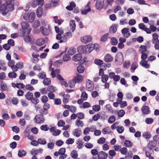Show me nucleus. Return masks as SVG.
<instances>
[{
    "label": "nucleus",
    "mask_w": 159,
    "mask_h": 159,
    "mask_svg": "<svg viewBox=\"0 0 159 159\" xmlns=\"http://www.w3.org/2000/svg\"><path fill=\"white\" fill-rule=\"evenodd\" d=\"M86 87L88 91H92L93 90L94 87L93 82L89 80H87L86 81Z\"/></svg>",
    "instance_id": "f257e3e1"
},
{
    "label": "nucleus",
    "mask_w": 159,
    "mask_h": 159,
    "mask_svg": "<svg viewBox=\"0 0 159 159\" xmlns=\"http://www.w3.org/2000/svg\"><path fill=\"white\" fill-rule=\"evenodd\" d=\"M72 36L71 33L70 32H68L65 33L62 36V40L59 41L58 42L61 43L63 42H66L67 40Z\"/></svg>",
    "instance_id": "f03ea898"
},
{
    "label": "nucleus",
    "mask_w": 159,
    "mask_h": 159,
    "mask_svg": "<svg viewBox=\"0 0 159 159\" xmlns=\"http://www.w3.org/2000/svg\"><path fill=\"white\" fill-rule=\"evenodd\" d=\"M12 11H9L8 7L5 4H3L0 6V13H2L3 16L6 15L8 12Z\"/></svg>",
    "instance_id": "7ed1b4c3"
},
{
    "label": "nucleus",
    "mask_w": 159,
    "mask_h": 159,
    "mask_svg": "<svg viewBox=\"0 0 159 159\" xmlns=\"http://www.w3.org/2000/svg\"><path fill=\"white\" fill-rule=\"evenodd\" d=\"M123 61V56L122 53L118 52L117 53L115 58V62L116 64H118Z\"/></svg>",
    "instance_id": "20e7f679"
},
{
    "label": "nucleus",
    "mask_w": 159,
    "mask_h": 159,
    "mask_svg": "<svg viewBox=\"0 0 159 159\" xmlns=\"http://www.w3.org/2000/svg\"><path fill=\"white\" fill-rule=\"evenodd\" d=\"M92 40V37L89 35L85 36L80 38L81 41L84 43H89L91 42Z\"/></svg>",
    "instance_id": "39448f33"
},
{
    "label": "nucleus",
    "mask_w": 159,
    "mask_h": 159,
    "mask_svg": "<svg viewBox=\"0 0 159 159\" xmlns=\"http://www.w3.org/2000/svg\"><path fill=\"white\" fill-rule=\"evenodd\" d=\"M34 120L37 123H43L44 121V118L42 115H38L36 116Z\"/></svg>",
    "instance_id": "423d86ee"
},
{
    "label": "nucleus",
    "mask_w": 159,
    "mask_h": 159,
    "mask_svg": "<svg viewBox=\"0 0 159 159\" xmlns=\"http://www.w3.org/2000/svg\"><path fill=\"white\" fill-rule=\"evenodd\" d=\"M96 1L95 7L98 10H101L103 7L104 0H94Z\"/></svg>",
    "instance_id": "0eeeda50"
},
{
    "label": "nucleus",
    "mask_w": 159,
    "mask_h": 159,
    "mask_svg": "<svg viewBox=\"0 0 159 159\" xmlns=\"http://www.w3.org/2000/svg\"><path fill=\"white\" fill-rule=\"evenodd\" d=\"M90 2H88L87 5L85 7V9L84 10H82L81 11V13L82 14L86 15L91 11V8L90 7Z\"/></svg>",
    "instance_id": "6e6552de"
},
{
    "label": "nucleus",
    "mask_w": 159,
    "mask_h": 159,
    "mask_svg": "<svg viewBox=\"0 0 159 159\" xmlns=\"http://www.w3.org/2000/svg\"><path fill=\"white\" fill-rule=\"evenodd\" d=\"M5 1L9 11H13L14 9V5L13 4H12V0H5Z\"/></svg>",
    "instance_id": "1a4fd4ad"
},
{
    "label": "nucleus",
    "mask_w": 159,
    "mask_h": 159,
    "mask_svg": "<svg viewBox=\"0 0 159 159\" xmlns=\"http://www.w3.org/2000/svg\"><path fill=\"white\" fill-rule=\"evenodd\" d=\"M73 79L75 83H80L83 81V77L79 73H77L76 75L75 76Z\"/></svg>",
    "instance_id": "9d476101"
},
{
    "label": "nucleus",
    "mask_w": 159,
    "mask_h": 159,
    "mask_svg": "<svg viewBox=\"0 0 159 159\" xmlns=\"http://www.w3.org/2000/svg\"><path fill=\"white\" fill-rule=\"evenodd\" d=\"M87 53H89L94 49V46L92 43H90L85 46Z\"/></svg>",
    "instance_id": "9b49d317"
},
{
    "label": "nucleus",
    "mask_w": 159,
    "mask_h": 159,
    "mask_svg": "<svg viewBox=\"0 0 159 159\" xmlns=\"http://www.w3.org/2000/svg\"><path fill=\"white\" fill-rule=\"evenodd\" d=\"M122 33L125 38H128L130 36V33L129 32V29L128 28H125L121 30Z\"/></svg>",
    "instance_id": "f8f14e48"
},
{
    "label": "nucleus",
    "mask_w": 159,
    "mask_h": 159,
    "mask_svg": "<svg viewBox=\"0 0 159 159\" xmlns=\"http://www.w3.org/2000/svg\"><path fill=\"white\" fill-rule=\"evenodd\" d=\"M108 154L103 151H100L99 152L98 156L99 159H107Z\"/></svg>",
    "instance_id": "ddd939ff"
},
{
    "label": "nucleus",
    "mask_w": 159,
    "mask_h": 159,
    "mask_svg": "<svg viewBox=\"0 0 159 159\" xmlns=\"http://www.w3.org/2000/svg\"><path fill=\"white\" fill-rule=\"evenodd\" d=\"M113 59L112 56L110 54H107L104 57V60L106 62L112 61Z\"/></svg>",
    "instance_id": "4468645a"
},
{
    "label": "nucleus",
    "mask_w": 159,
    "mask_h": 159,
    "mask_svg": "<svg viewBox=\"0 0 159 159\" xmlns=\"http://www.w3.org/2000/svg\"><path fill=\"white\" fill-rule=\"evenodd\" d=\"M40 31L42 34L45 36L48 35L50 33V30L44 27L41 26L40 27Z\"/></svg>",
    "instance_id": "2eb2a0df"
},
{
    "label": "nucleus",
    "mask_w": 159,
    "mask_h": 159,
    "mask_svg": "<svg viewBox=\"0 0 159 159\" xmlns=\"http://www.w3.org/2000/svg\"><path fill=\"white\" fill-rule=\"evenodd\" d=\"M82 58V54L80 53H79L74 55L72 58V60L75 61H78L81 60Z\"/></svg>",
    "instance_id": "dca6fc26"
},
{
    "label": "nucleus",
    "mask_w": 159,
    "mask_h": 159,
    "mask_svg": "<svg viewBox=\"0 0 159 159\" xmlns=\"http://www.w3.org/2000/svg\"><path fill=\"white\" fill-rule=\"evenodd\" d=\"M153 39L152 40L153 44L155 43H159V39H158L159 36L156 33H154L152 34Z\"/></svg>",
    "instance_id": "f3484780"
},
{
    "label": "nucleus",
    "mask_w": 159,
    "mask_h": 159,
    "mask_svg": "<svg viewBox=\"0 0 159 159\" xmlns=\"http://www.w3.org/2000/svg\"><path fill=\"white\" fill-rule=\"evenodd\" d=\"M81 130L80 129L77 128L73 130L72 133L74 136L78 137L81 134Z\"/></svg>",
    "instance_id": "a211bd4d"
},
{
    "label": "nucleus",
    "mask_w": 159,
    "mask_h": 159,
    "mask_svg": "<svg viewBox=\"0 0 159 159\" xmlns=\"http://www.w3.org/2000/svg\"><path fill=\"white\" fill-rule=\"evenodd\" d=\"M35 17V14L34 13L32 12L29 14V22L32 23L34 20Z\"/></svg>",
    "instance_id": "6ab92c4d"
},
{
    "label": "nucleus",
    "mask_w": 159,
    "mask_h": 159,
    "mask_svg": "<svg viewBox=\"0 0 159 159\" xmlns=\"http://www.w3.org/2000/svg\"><path fill=\"white\" fill-rule=\"evenodd\" d=\"M117 25L116 24L112 25L110 28V32L112 34L115 33L117 30Z\"/></svg>",
    "instance_id": "aec40b11"
},
{
    "label": "nucleus",
    "mask_w": 159,
    "mask_h": 159,
    "mask_svg": "<svg viewBox=\"0 0 159 159\" xmlns=\"http://www.w3.org/2000/svg\"><path fill=\"white\" fill-rule=\"evenodd\" d=\"M78 51L79 52L84 54H87L85 46L81 45L79 46L78 48Z\"/></svg>",
    "instance_id": "412c9836"
},
{
    "label": "nucleus",
    "mask_w": 159,
    "mask_h": 159,
    "mask_svg": "<svg viewBox=\"0 0 159 159\" xmlns=\"http://www.w3.org/2000/svg\"><path fill=\"white\" fill-rule=\"evenodd\" d=\"M36 15L37 17H40L42 15L43 9L41 7H38L36 11Z\"/></svg>",
    "instance_id": "4be33fe9"
},
{
    "label": "nucleus",
    "mask_w": 159,
    "mask_h": 159,
    "mask_svg": "<svg viewBox=\"0 0 159 159\" xmlns=\"http://www.w3.org/2000/svg\"><path fill=\"white\" fill-rule=\"evenodd\" d=\"M140 64L146 69L150 67V65L147 63V61L146 60H142L140 62Z\"/></svg>",
    "instance_id": "5701e85b"
},
{
    "label": "nucleus",
    "mask_w": 159,
    "mask_h": 159,
    "mask_svg": "<svg viewBox=\"0 0 159 159\" xmlns=\"http://www.w3.org/2000/svg\"><path fill=\"white\" fill-rule=\"evenodd\" d=\"M102 132L103 134H112V132L111 130L109 127H107L103 128L102 129Z\"/></svg>",
    "instance_id": "b1692460"
},
{
    "label": "nucleus",
    "mask_w": 159,
    "mask_h": 159,
    "mask_svg": "<svg viewBox=\"0 0 159 159\" xmlns=\"http://www.w3.org/2000/svg\"><path fill=\"white\" fill-rule=\"evenodd\" d=\"M125 112L124 110H120L117 111H115L113 112V113L114 114H116L117 113L118 116L119 117H122L125 114Z\"/></svg>",
    "instance_id": "393cba45"
},
{
    "label": "nucleus",
    "mask_w": 159,
    "mask_h": 159,
    "mask_svg": "<svg viewBox=\"0 0 159 159\" xmlns=\"http://www.w3.org/2000/svg\"><path fill=\"white\" fill-rule=\"evenodd\" d=\"M157 142L153 141H150L148 144V148L151 149H153L155 147L157 144Z\"/></svg>",
    "instance_id": "a878e982"
},
{
    "label": "nucleus",
    "mask_w": 159,
    "mask_h": 159,
    "mask_svg": "<svg viewBox=\"0 0 159 159\" xmlns=\"http://www.w3.org/2000/svg\"><path fill=\"white\" fill-rule=\"evenodd\" d=\"M45 41L43 38H41L38 39L36 41V43L37 45L41 46L44 44Z\"/></svg>",
    "instance_id": "bb28decb"
},
{
    "label": "nucleus",
    "mask_w": 159,
    "mask_h": 159,
    "mask_svg": "<svg viewBox=\"0 0 159 159\" xmlns=\"http://www.w3.org/2000/svg\"><path fill=\"white\" fill-rule=\"evenodd\" d=\"M70 27L72 30V31L73 32L75 29L76 25L75 21L74 20H72L70 21Z\"/></svg>",
    "instance_id": "cd10ccee"
},
{
    "label": "nucleus",
    "mask_w": 159,
    "mask_h": 159,
    "mask_svg": "<svg viewBox=\"0 0 159 159\" xmlns=\"http://www.w3.org/2000/svg\"><path fill=\"white\" fill-rule=\"evenodd\" d=\"M33 94L29 92L27 93L25 95V97L27 99H34V98H33Z\"/></svg>",
    "instance_id": "c85d7f7f"
},
{
    "label": "nucleus",
    "mask_w": 159,
    "mask_h": 159,
    "mask_svg": "<svg viewBox=\"0 0 159 159\" xmlns=\"http://www.w3.org/2000/svg\"><path fill=\"white\" fill-rule=\"evenodd\" d=\"M142 110L143 113L144 114H147L149 113V109L148 106H144L143 107Z\"/></svg>",
    "instance_id": "c756f323"
},
{
    "label": "nucleus",
    "mask_w": 159,
    "mask_h": 159,
    "mask_svg": "<svg viewBox=\"0 0 159 159\" xmlns=\"http://www.w3.org/2000/svg\"><path fill=\"white\" fill-rule=\"evenodd\" d=\"M54 29L56 33L63 34L64 32L62 28L60 29L58 26H55Z\"/></svg>",
    "instance_id": "7c9ffc66"
},
{
    "label": "nucleus",
    "mask_w": 159,
    "mask_h": 159,
    "mask_svg": "<svg viewBox=\"0 0 159 159\" xmlns=\"http://www.w3.org/2000/svg\"><path fill=\"white\" fill-rule=\"evenodd\" d=\"M21 25L22 28L24 30H25L28 28L29 26V25L28 23L25 21H23L21 23Z\"/></svg>",
    "instance_id": "2f4dec72"
},
{
    "label": "nucleus",
    "mask_w": 159,
    "mask_h": 159,
    "mask_svg": "<svg viewBox=\"0 0 159 159\" xmlns=\"http://www.w3.org/2000/svg\"><path fill=\"white\" fill-rule=\"evenodd\" d=\"M43 83L44 85L48 86L51 84V80L50 79L46 78L43 80Z\"/></svg>",
    "instance_id": "473e14b6"
},
{
    "label": "nucleus",
    "mask_w": 159,
    "mask_h": 159,
    "mask_svg": "<svg viewBox=\"0 0 159 159\" xmlns=\"http://www.w3.org/2000/svg\"><path fill=\"white\" fill-rule=\"evenodd\" d=\"M54 20V22L55 23H57L59 25H61L63 21L61 19H58L57 16H54L53 17Z\"/></svg>",
    "instance_id": "72a5a7b5"
},
{
    "label": "nucleus",
    "mask_w": 159,
    "mask_h": 159,
    "mask_svg": "<svg viewBox=\"0 0 159 159\" xmlns=\"http://www.w3.org/2000/svg\"><path fill=\"white\" fill-rule=\"evenodd\" d=\"M84 70L85 68L82 65H80L77 67V71L79 73H83Z\"/></svg>",
    "instance_id": "f704fd0d"
},
{
    "label": "nucleus",
    "mask_w": 159,
    "mask_h": 159,
    "mask_svg": "<svg viewBox=\"0 0 159 159\" xmlns=\"http://www.w3.org/2000/svg\"><path fill=\"white\" fill-rule=\"evenodd\" d=\"M94 63L95 64L97 65L100 66L101 67V66L103 65V61L99 59H96L94 60Z\"/></svg>",
    "instance_id": "c9c22d12"
},
{
    "label": "nucleus",
    "mask_w": 159,
    "mask_h": 159,
    "mask_svg": "<svg viewBox=\"0 0 159 159\" xmlns=\"http://www.w3.org/2000/svg\"><path fill=\"white\" fill-rule=\"evenodd\" d=\"M40 22L38 20H35L32 26L33 28H36L39 26Z\"/></svg>",
    "instance_id": "e433bc0d"
},
{
    "label": "nucleus",
    "mask_w": 159,
    "mask_h": 159,
    "mask_svg": "<svg viewBox=\"0 0 159 159\" xmlns=\"http://www.w3.org/2000/svg\"><path fill=\"white\" fill-rule=\"evenodd\" d=\"M109 153L110 156L109 158L110 159H112L113 157L116 154V152L114 150H110L109 152Z\"/></svg>",
    "instance_id": "4c0bfd02"
},
{
    "label": "nucleus",
    "mask_w": 159,
    "mask_h": 159,
    "mask_svg": "<svg viewBox=\"0 0 159 159\" xmlns=\"http://www.w3.org/2000/svg\"><path fill=\"white\" fill-rule=\"evenodd\" d=\"M147 47L145 45H141L139 48V51L140 53H144L147 50Z\"/></svg>",
    "instance_id": "58836bf2"
},
{
    "label": "nucleus",
    "mask_w": 159,
    "mask_h": 159,
    "mask_svg": "<svg viewBox=\"0 0 159 159\" xmlns=\"http://www.w3.org/2000/svg\"><path fill=\"white\" fill-rule=\"evenodd\" d=\"M108 76L107 75H104L101 77L102 81L103 83H106L108 80Z\"/></svg>",
    "instance_id": "ea45409f"
},
{
    "label": "nucleus",
    "mask_w": 159,
    "mask_h": 159,
    "mask_svg": "<svg viewBox=\"0 0 159 159\" xmlns=\"http://www.w3.org/2000/svg\"><path fill=\"white\" fill-rule=\"evenodd\" d=\"M26 154V152L24 150H19L18 151V156L20 157L25 156Z\"/></svg>",
    "instance_id": "a19ab883"
},
{
    "label": "nucleus",
    "mask_w": 159,
    "mask_h": 159,
    "mask_svg": "<svg viewBox=\"0 0 159 159\" xmlns=\"http://www.w3.org/2000/svg\"><path fill=\"white\" fill-rule=\"evenodd\" d=\"M8 77L11 78H15L17 76V74L15 72H11L8 74Z\"/></svg>",
    "instance_id": "79ce46f5"
},
{
    "label": "nucleus",
    "mask_w": 159,
    "mask_h": 159,
    "mask_svg": "<svg viewBox=\"0 0 159 159\" xmlns=\"http://www.w3.org/2000/svg\"><path fill=\"white\" fill-rule=\"evenodd\" d=\"M75 52V49L71 48L69 49L67 51L68 54L70 55H73Z\"/></svg>",
    "instance_id": "37998d69"
},
{
    "label": "nucleus",
    "mask_w": 159,
    "mask_h": 159,
    "mask_svg": "<svg viewBox=\"0 0 159 159\" xmlns=\"http://www.w3.org/2000/svg\"><path fill=\"white\" fill-rule=\"evenodd\" d=\"M76 125L78 127H82L83 126L84 124L83 122L80 120H77L75 123Z\"/></svg>",
    "instance_id": "c03bdc74"
},
{
    "label": "nucleus",
    "mask_w": 159,
    "mask_h": 159,
    "mask_svg": "<svg viewBox=\"0 0 159 159\" xmlns=\"http://www.w3.org/2000/svg\"><path fill=\"white\" fill-rule=\"evenodd\" d=\"M120 107L121 108L124 107L127 105V102L125 101H122V100H118Z\"/></svg>",
    "instance_id": "a18cd8bd"
},
{
    "label": "nucleus",
    "mask_w": 159,
    "mask_h": 159,
    "mask_svg": "<svg viewBox=\"0 0 159 159\" xmlns=\"http://www.w3.org/2000/svg\"><path fill=\"white\" fill-rule=\"evenodd\" d=\"M116 120V118L115 116H111L109 117L108 122L109 123L112 124Z\"/></svg>",
    "instance_id": "49530a36"
},
{
    "label": "nucleus",
    "mask_w": 159,
    "mask_h": 159,
    "mask_svg": "<svg viewBox=\"0 0 159 159\" xmlns=\"http://www.w3.org/2000/svg\"><path fill=\"white\" fill-rule=\"evenodd\" d=\"M88 98V94L85 92H82L81 95V99H87Z\"/></svg>",
    "instance_id": "de8ad7c7"
},
{
    "label": "nucleus",
    "mask_w": 159,
    "mask_h": 159,
    "mask_svg": "<svg viewBox=\"0 0 159 159\" xmlns=\"http://www.w3.org/2000/svg\"><path fill=\"white\" fill-rule=\"evenodd\" d=\"M38 144H40L42 145H45L47 143L46 141L44 139L39 138L38 139Z\"/></svg>",
    "instance_id": "09e8293b"
},
{
    "label": "nucleus",
    "mask_w": 159,
    "mask_h": 159,
    "mask_svg": "<svg viewBox=\"0 0 159 159\" xmlns=\"http://www.w3.org/2000/svg\"><path fill=\"white\" fill-rule=\"evenodd\" d=\"M75 83H75L74 79H73V80H70L68 82V87L69 86L70 88H73L75 86Z\"/></svg>",
    "instance_id": "8fccbe9b"
},
{
    "label": "nucleus",
    "mask_w": 159,
    "mask_h": 159,
    "mask_svg": "<svg viewBox=\"0 0 159 159\" xmlns=\"http://www.w3.org/2000/svg\"><path fill=\"white\" fill-rule=\"evenodd\" d=\"M106 142L105 139L103 137H101L100 138L97 140V143H98L100 144H102Z\"/></svg>",
    "instance_id": "3c124183"
},
{
    "label": "nucleus",
    "mask_w": 159,
    "mask_h": 159,
    "mask_svg": "<svg viewBox=\"0 0 159 159\" xmlns=\"http://www.w3.org/2000/svg\"><path fill=\"white\" fill-rule=\"evenodd\" d=\"M133 157V154L132 152L129 151L128 153L125 155V159H131Z\"/></svg>",
    "instance_id": "603ef678"
},
{
    "label": "nucleus",
    "mask_w": 159,
    "mask_h": 159,
    "mask_svg": "<svg viewBox=\"0 0 159 159\" xmlns=\"http://www.w3.org/2000/svg\"><path fill=\"white\" fill-rule=\"evenodd\" d=\"M1 86L3 90L6 91H9V88H8L6 84H4L3 83H2L1 84Z\"/></svg>",
    "instance_id": "864d4df0"
},
{
    "label": "nucleus",
    "mask_w": 159,
    "mask_h": 159,
    "mask_svg": "<svg viewBox=\"0 0 159 159\" xmlns=\"http://www.w3.org/2000/svg\"><path fill=\"white\" fill-rule=\"evenodd\" d=\"M71 59L69 55L65 54L63 57V61H69Z\"/></svg>",
    "instance_id": "5fc2aeb1"
},
{
    "label": "nucleus",
    "mask_w": 159,
    "mask_h": 159,
    "mask_svg": "<svg viewBox=\"0 0 159 159\" xmlns=\"http://www.w3.org/2000/svg\"><path fill=\"white\" fill-rule=\"evenodd\" d=\"M125 144L127 147L130 148L132 145V143L129 140H125L124 142Z\"/></svg>",
    "instance_id": "6e6d98bb"
},
{
    "label": "nucleus",
    "mask_w": 159,
    "mask_h": 159,
    "mask_svg": "<svg viewBox=\"0 0 159 159\" xmlns=\"http://www.w3.org/2000/svg\"><path fill=\"white\" fill-rule=\"evenodd\" d=\"M72 157L74 159H77L78 157L77 152L75 150H73L71 153Z\"/></svg>",
    "instance_id": "4d7b16f0"
},
{
    "label": "nucleus",
    "mask_w": 159,
    "mask_h": 159,
    "mask_svg": "<svg viewBox=\"0 0 159 159\" xmlns=\"http://www.w3.org/2000/svg\"><path fill=\"white\" fill-rule=\"evenodd\" d=\"M30 127H27L26 128L24 132V134H25V136L26 137L28 135H30Z\"/></svg>",
    "instance_id": "13d9d810"
},
{
    "label": "nucleus",
    "mask_w": 159,
    "mask_h": 159,
    "mask_svg": "<svg viewBox=\"0 0 159 159\" xmlns=\"http://www.w3.org/2000/svg\"><path fill=\"white\" fill-rule=\"evenodd\" d=\"M48 96L50 99H60L59 98L54 99L55 94L51 92H49L48 93Z\"/></svg>",
    "instance_id": "bf43d9fd"
},
{
    "label": "nucleus",
    "mask_w": 159,
    "mask_h": 159,
    "mask_svg": "<svg viewBox=\"0 0 159 159\" xmlns=\"http://www.w3.org/2000/svg\"><path fill=\"white\" fill-rule=\"evenodd\" d=\"M108 34L106 33L102 36L100 38V40L102 41H106L108 38Z\"/></svg>",
    "instance_id": "052dcab7"
},
{
    "label": "nucleus",
    "mask_w": 159,
    "mask_h": 159,
    "mask_svg": "<svg viewBox=\"0 0 159 159\" xmlns=\"http://www.w3.org/2000/svg\"><path fill=\"white\" fill-rule=\"evenodd\" d=\"M38 77L41 79H44L46 77V75L45 72H42L39 74L38 75Z\"/></svg>",
    "instance_id": "680f3d73"
},
{
    "label": "nucleus",
    "mask_w": 159,
    "mask_h": 159,
    "mask_svg": "<svg viewBox=\"0 0 159 159\" xmlns=\"http://www.w3.org/2000/svg\"><path fill=\"white\" fill-rule=\"evenodd\" d=\"M143 136L146 139H149L151 137L150 133L148 132H144L143 134Z\"/></svg>",
    "instance_id": "e2e57ef3"
},
{
    "label": "nucleus",
    "mask_w": 159,
    "mask_h": 159,
    "mask_svg": "<svg viewBox=\"0 0 159 159\" xmlns=\"http://www.w3.org/2000/svg\"><path fill=\"white\" fill-rule=\"evenodd\" d=\"M124 128L123 127L121 126H118L117 129V132L119 134H121L123 133L124 131Z\"/></svg>",
    "instance_id": "0e129e2a"
},
{
    "label": "nucleus",
    "mask_w": 159,
    "mask_h": 159,
    "mask_svg": "<svg viewBox=\"0 0 159 159\" xmlns=\"http://www.w3.org/2000/svg\"><path fill=\"white\" fill-rule=\"evenodd\" d=\"M93 109L95 111H98L100 109V107L99 105H95L93 107Z\"/></svg>",
    "instance_id": "69168bd1"
},
{
    "label": "nucleus",
    "mask_w": 159,
    "mask_h": 159,
    "mask_svg": "<svg viewBox=\"0 0 159 159\" xmlns=\"http://www.w3.org/2000/svg\"><path fill=\"white\" fill-rule=\"evenodd\" d=\"M91 153L93 155V156H95L96 155H98L99 152L96 149H93L91 150Z\"/></svg>",
    "instance_id": "338daca9"
},
{
    "label": "nucleus",
    "mask_w": 159,
    "mask_h": 159,
    "mask_svg": "<svg viewBox=\"0 0 159 159\" xmlns=\"http://www.w3.org/2000/svg\"><path fill=\"white\" fill-rule=\"evenodd\" d=\"M153 122V120L152 118H147L145 119L146 123L148 124H152Z\"/></svg>",
    "instance_id": "774afa93"
}]
</instances>
